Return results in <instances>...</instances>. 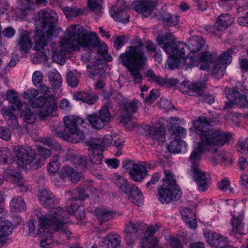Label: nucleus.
I'll return each instance as SVG.
<instances>
[{
    "mask_svg": "<svg viewBox=\"0 0 248 248\" xmlns=\"http://www.w3.org/2000/svg\"><path fill=\"white\" fill-rule=\"evenodd\" d=\"M74 98L76 100L81 101L87 104H93L98 98L97 96L92 92H79L74 94Z\"/></svg>",
    "mask_w": 248,
    "mask_h": 248,
    "instance_id": "obj_34",
    "label": "nucleus"
},
{
    "mask_svg": "<svg viewBox=\"0 0 248 248\" xmlns=\"http://www.w3.org/2000/svg\"><path fill=\"white\" fill-rule=\"evenodd\" d=\"M112 140L113 139L111 136L106 135L102 139H95L93 140L99 141V145H100L99 146H100L101 147L100 149L103 151L104 147L111 143Z\"/></svg>",
    "mask_w": 248,
    "mask_h": 248,
    "instance_id": "obj_51",
    "label": "nucleus"
},
{
    "mask_svg": "<svg viewBox=\"0 0 248 248\" xmlns=\"http://www.w3.org/2000/svg\"><path fill=\"white\" fill-rule=\"evenodd\" d=\"M161 18L170 26H175L179 23V17L177 16H172L166 13L162 16Z\"/></svg>",
    "mask_w": 248,
    "mask_h": 248,
    "instance_id": "obj_48",
    "label": "nucleus"
},
{
    "mask_svg": "<svg viewBox=\"0 0 248 248\" xmlns=\"http://www.w3.org/2000/svg\"><path fill=\"white\" fill-rule=\"evenodd\" d=\"M193 125L200 141L194 148L189 157L191 165L190 174L196 182L198 190L203 192L208 187L209 176L199 168L202 155L205 151H217L218 146H222L228 141L230 136L223 131H212V126L204 117H199L194 122Z\"/></svg>",
    "mask_w": 248,
    "mask_h": 248,
    "instance_id": "obj_1",
    "label": "nucleus"
},
{
    "mask_svg": "<svg viewBox=\"0 0 248 248\" xmlns=\"http://www.w3.org/2000/svg\"><path fill=\"white\" fill-rule=\"evenodd\" d=\"M212 61L211 55L202 52L198 54L196 58L191 57L189 63L191 66H199L200 69L205 70L209 68Z\"/></svg>",
    "mask_w": 248,
    "mask_h": 248,
    "instance_id": "obj_22",
    "label": "nucleus"
},
{
    "mask_svg": "<svg viewBox=\"0 0 248 248\" xmlns=\"http://www.w3.org/2000/svg\"><path fill=\"white\" fill-rule=\"evenodd\" d=\"M234 22L233 18L228 14L220 15L216 20L215 26L218 31H224L231 26Z\"/></svg>",
    "mask_w": 248,
    "mask_h": 248,
    "instance_id": "obj_31",
    "label": "nucleus"
},
{
    "mask_svg": "<svg viewBox=\"0 0 248 248\" xmlns=\"http://www.w3.org/2000/svg\"><path fill=\"white\" fill-rule=\"evenodd\" d=\"M126 43V38L124 36H118L114 39L113 46L116 49H120Z\"/></svg>",
    "mask_w": 248,
    "mask_h": 248,
    "instance_id": "obj_54",
    "label": "nucleus"
},
{
    "mask_svg": "<svg viewBox=\"0 0 248 248\" xmlns=\"http://www.w3.org/2000/svg\"><path fill=\"white\" fill-rule=\"evenodd\" d=\"M180 213L182 217L183 220H187V217H193V211L188 208H184L181 209Z\"/></svg>",
    "mask_w": 248,
    "mask_h": 248,
    "instance_id": "obj_61",
    "label": "nucleus"
},
{
    "mask_svg": "<svg viewBox=\"0 0 248 248\" xmlns=\"http://www.w3.org/2000/svg\"><path fill=\"white\" fill-rule=\"evenodd\" d=\"M237 150L242 154H248V138L238 143Z\"/></svg>",
    "mask_w": 248,
    "mask_h": 248,
    "instance_id": "obj_57",
    "label": "nucleus"
},
{
    "mask_svg": "<svg viewBox=\"0 0 248 248\" xmlns=\"http://www.w3.org/2000/svg\"><path fill=\"white\" fill-rule=\"evenodd\" d=\"M111 118L108 110V106L104 105L99 111V115L91 114L87 116V119L92 126L96 129L102 128L106 123H108Z\"/></svg>",
    "mask_w": 248,
    "mask_h": 248,
    "instance_id": "obj_13",
    "label": "nucleus"
},
{
    "mask_svg": "<svg viewBox=\"0 0 248 248\" xmlns=\"http://www.w3.org/2000/svg\"><path fill=\"white\" fill-rule=\"evenodd\" d=\"M83 27L80 25H72L66 29L64 35L62 38L59 44H51L53 59L58 62L66 57L67 52L71 50H79L82 47H96L98 53L101 55L105 54L107 47L105 44L101 42L95 32L85 33Z\"/></svg>",
    "mask_w": 248,
    "mask_h": 248,
    "instance_id": "obj_2",
    "label": "nucleus"
},
{
    "mask_svg": "<svg viewBox=\"0 0 248 248\" xmlns=\"http://www.w3.org/2000/svg\"><path fill=\"white\" fill-rule=\"evenodd\" d=\"M121 237L117 234H108L104 237L97 248H119Z\"/></svg>",
    "mask_w": 248,
    "mask_h": 248,
    "instance_id": "obj_26",
    "label": "nucleus"
},
{
    "mask_svg": "<svg viewBox=\"0 0 248 248\" xmlns=\"http://www.w3.org/2000/svg\"><path fill=\"white\" fill-rule=\"evenodd\" d=\"M38 196L41 203L46 207H49L57 202L53 194L46 188L39 190Z\"/></svg>",
    "mask_w": 248,
    "mask_h": 248,
    "instance_id": "obj_27",
    "label": "nucleus"
},
{
    "mask_svg": "<svg viewBox=\"0 0 248 248\" xmlns=\"http://www.w3.org/2000/svg\"><path fill=\"white\" fill-rule=\"evenodd\" d=\"M113 181L120 193L124 194L129 193V192L131 189V186H129L127 180L125 178L120 175L115 174L113 177Z\"/></svg>",
    "mask_w": 248,
    "mask_h": 248,
    "instance_id": "obj_33",
    "label": "nucleus"
},
{
    "mask_svg": "<svg viewBox=\"0 0 248 248\" xmlns=\"http://www.w3.org/2000/svg\"><path fill=\"white\" fill-rule=\"evenodd\" d=\"M12 149L15 152L18 160V163L23 166L30 164L35 158L33 150L28 146L14 145Z\"/></svg>",
    "mask_w": 248,
    "mask_h": 248,
    "instance_id": "obj_12",
    "label": "nucleus"
},
{
    "mask_svg": "<svg viewBox=\"0 0 248 248\" xmlns=\"http://www.w3.org/2000/svg\"><path fill=\"white\" fill-rule=\"evenodd\" d=\"M65 124L64 131L56 132V137L63 140L77 143L84 139V133L78 128V126L83 124V120L78 117L70 115L63 118Z\"/></svg>",
    "mask_w": 248,
    "mask_h": 248,
    "instance_id": "obj_7",
    "label": "nucleus"
},
{
    "mask_svg": "<svg viewBox=\"0 0 248 248\" xmlns=\"http://www.w3.org/2000/svg\"><path fill=\"white\" fill-rule=\"evenodd\" d=\"M57 21L56 14L50 10H41L35 21L36 31L32 38L33 49L36 51L45 50L51 40L54 31V24Z\"/></svg>",
    "mask_w": 248,
    "mask_h": 248,
    "instance_id": "obj_6",
    "label": "nucleus"
},
{
    "mask_svg": "<svg viewBox=\"0 0 248 248\" xmlns=\"http://www.w3.org/2000/svg\"><path fill=\"white\" fill-rule=\"evenodd\" d=\"M67 219V212L62 208L60 207L50 208L47 214L39 217V223L34 219L29 221V234L31 236H36L49 228L59 232L62 237L69 239L72 232L68 227Z\"/></svg>",
    "mask_w": 248,
    "mask_h": 248,
    "instance_id": "obj_4",
    "label": "nucleus"
},
{
    "mask_svg": "<svg viewBox=\"0 0 248 248\" xmlns=\"http://www.w3.org/2000/svg\"><path fill=\"white\" fill-rule=\"evenodd\" d=\"M39 94L38 91L35 89H29L23 93V97L29 100V102H31L34 100Z\"/></svg>",
    "mask_w": 248,
    "mask_h": 248,
    "instance_id": "obj_50",
    "label": "nucleus"
},
{
    "mask_svg": "<svg viewBox=\"0 0 248 248\" xmlns=\"http://www.w3.org/2000/svg\"><path fill=\"white\" fill-rule=\"evenodd\" d=\"M232 218L231 220L232 226V230L231 232V235L239 238L244 234L243 231L244 229V224L242 221L244 219V214L242 210L239 213L235 211H233L232 214Z\"/></svg>",
    "mask_w": 248,
    "mask_h": 248,
    "instance_id": "obj_17",
    "label": "nucleus"
},
{
    "mask_svg": "<svg viewBox=\"0 0 248 248\" xmlns=\"http://www.w3.org/2000/svg\"><path fill=\"white\" fill-rule=\"evenodd\" d=\"M204 236L206 241L213 248H229L227 245V238L220 233L208 231L204 232Z\"/></svg>",
    "mask_w": 248,
    "mask_h": 248,
    "instance_id": "obj_15",
    "label": "nucleus"
},
{
    "mask_svg": "<svg viewBox=\"0 0 248 248\" xmlns=\"http://www.w3.org/2000/svg\"><path fill=\"white\" fill-rule=\"evenodd\" d=\"M226 97L231 103L240 107H248V91L242 83H238L232 89L225 88Z\"/></svg>",
    "mask_w": 248,
    "mask_h": 248,
    "instance_id": "obj_10",
    "label": "nucleus"
},
{
    "mask_svg": "<svg viewBox=\"0 0 248 248\" xmlns=\"http://www.w3.org/2000/svg\"><path fill=\"white\" fill-rule=\"evenodd\" d=\"M123 167L129 170L131 178L135 182H141L147 175V169L143 165L134 163L131 160H125L123 162Z\"/></svg>",
    "mask_w": 248,
    "mask_h": 248,
    "instance_id": "obj_14",
    "label": "nucleus"
},
{
    "mask_svg": "<svg viewBox=\"0 0 248 248\" xmlns=\"http://www.w3.org/2000/svg\"><path fill=\"white\" fill-rule=\"evenodd\" d=\"M132 46H127L124 53L120 55L122 63L126 67L136 84L142 80L140 71L146 64L147 58L143 51V44L140 39H135Z\"/></svg>",
    "mask_w": 248,
    "mask_h": 248,
    "instance_id": "obj_5",
    "label": "nucleus"
},
{
    "mask_svg": "<svg viewBox=\"0 0 248 248\" xmlns=\"http://www.w3.org/2000/svg\"><path fill=\"white\" fill-rule=\"evenodd\" d=\"M101 3L102 0H89L88 4L90 9L98 13L102 8Z\"/></svg>",
    "mask_w": 248,
    "mask_h": 248,
    "instance_id": "obj_52",
    "label": "nucleus"
},
{
    "mask_svg": "<svg viewBox=\"0 0 248 248\" xmlns=\"http://www.w3.org/2000/svg\"><path fill=\"white\" fill-rule=\"evenodd\" d=\"M164 172L163 184L158 189V200L163 203H168L171 200L180 199L182 192L172 173L169 170H165Z\"/></svg>",
    "mask_w": 248,
    "mask_h": 248,
    "instance_id": "obj_8",
    "label": "nucleus"
},
{
    "mask_svg": "<svg viewBox=\"0 0 248 248\" xmlns=\"http://www.w3.org/2000/svg\"><path fill=\"white\" fill-rule=\"evenodd\" d=\"M138 101H130L126 103L123 114V121L126 123L131 120V115L135 113L138 108Z\"/></svg>",
    "mask_w": 248,
    "mask_h": 248,
    "instance_id": "obj_36",
    "label": "nucleus"
},
{
    "mask_svg": "<svg viewBox=\"0 0 248 248\" xmlns=\"http://www.w3.org/2000/svg\"><path fill=\"white\" fill-rule=\"evenodd\" d=\"M95 214L98 220L101 223L112 219L116 214L114 211L105 207L96 209Z\"/></svg>",
    "mask_w": 248,
    "mask_h": 248,
    "instance_id": "obj_32",
    "label": "nucleus"
},
{
    "mask_svg": "<svg viewBox=\"0 0 248 248\" xmlns=\"http://www.w3.org/2000/svg\"><path fill=\"white\" fill-rule=\"evenodd\" d=\"M11 132L3 126H0V138L4 140H8L11 139Z\"/></svg>",
    "mask_w": 248,
    "mask_h": 248,
    "instance_id": "obj_56",
    "label": "nucleus"
},
{
    "mask_svg": "<svg viewBox=\"0 0 248 248\" xmlns=\"http://www.w3.org/2000/svg\"><path fill=\"white\" fill-rule=\"evenodd\" d=\"M128 200L132 203L140 206L143 201L142 193L140 191L138 187L131 186V189L129 192Z\"/></svg>",
    "mask_w": 248,
    "mask_h": 248,
    "instance_id": "obj_38",
    "label": "nucleus"
},
{
    "mask_svg": "<svg viewBox=\"0 0 248 248\" xmlns=\"http://www.w3.org/2000/svg\"><path fill=\"white\" fill-rule=\"evenodd\" d=\"M59 169L60 164L58 161V156H57L54 160L48 164L47 170L50 173H54L58 171Z\"/></svg>",
    "mask_w": 248,
    "mask_h": 248,
    "instance_id": "obj_55",
    "label": "nucleus"
},
{
    "mask_svg": "<svg viewBox=\"0 0 248 248\" xmlns=\"http://www.w3.org/2000/svg\"><path fill=\"white\" fill-rule=\"evenodd\" d=\"M60 176L62 179L69 178L72 182H77L80 178L79 172L69 167L63 168L61 171Z\"/></svg>",
    "mask_w": 248,
    "mask_h": 248,
    "instance_id": "obj_39",
    "label": "nucleus"
},
{
    "mask_svg": "<svg viewBox=\"0 0 248 248\" xmlns=\"http://www.w3.org/2000/svg\"><path fill=\"white\" fill-rule=\"evenodd\" d=\"M218 146L217 151L210 150L208 151L211 152L213 154V156L210 158V162L213 164V165L220 164L222 166H226L231 164V162L229 161L228 156L223 152H218Z\"/></svg>",
    "mask_w": 248,
    "mask_h": 248,
    "instance_id": "obj_29",
    "label": "nucleus"
},
{
    "mask_svg": "<svg viewBox=\"0 0 248 248\" xmlns=\"http://www.w3.org/2000/svg\"><path fill=\"white\" fill-rule=\"evenodd\" d=\"M28 31H24L21 32L18 39L17 46L19 49L24 54L29 52L31 48V41Z\"/></svg>",
    "mask_w": 248,
    "mask_h": 248,
    "instance_id": "obj_28",
    "label": "nucleus"
},
{
    "mask_svg": "<svg viewBox=\"0 0 248 248\" xmlns=\"http://www.w3.org/2000/svg\"><path fill=\"white\" fill-rule=\"evenodd\" d=\"M158 45L169 55L167 61L168 67L170 69L177 68L181 59L186 58L185 53L189 49L192 52L199 51L205 44V40L202 36L194 35L189 40V46L184 43L174 42L172 34L167 32L163 36L156 37Z\"/></svg>",
    "mask_w": 248,
    "mask_h": 248,
    "instance_id": "obj_3",
    "label": "nucleus"
},
{
    "mask_svg": "<svg viewBox=\"0 0 248 248\" xmlns=\"http://www.w3.org/2000/svg\"><path fill=\"white\" fill-rule=\"evenodd\" d=\"M72 162L75 164L76 168L81 170H85L86 167V159L79 155H75L72 158Z\"/></svg>",
    "mask_w": 248,
    "mask_h": 248,
    "instance_id": "obj_47",
    "label": "nucleus"
},
{
    "mask_svg": "<svg viewBox=\"0 0 248 248\" xmlns=\"http://www.w3.org/2000/svg\"><path fill=\"white\" fill-rule=\"evenodd\" d=\"M223 54L221 57H218L212 72V75L216 78H222L225 72L227 66L231 62V59L230 56H227L226 61H223Z\"/></svg>",
    "mask_w": 248,
    "mask_h": 248,
    "instance_id": "obj_23",
    "label": "nucleus"
},
{
    "mask_svg": "<svg viewBox=\"0 0 248 248\" xmlns=\"http://www.w3.org/2000/svg\"><path fill=\"white\" fill-rule=\"evenodd\" d=\"M0 111L9 127L13 129L18 128L19 124L17 118L10 108L2 107Z\"/></svg>",
    "mask_w": 248,
    "mask_h": 248,
    "instance_id": "obj_24",
    "label": "nucleus"
},
{
    "mask_svg": "<svg viewBox=\"0 0 248 248\" xmlns=\"http://www.w3.org/2000/svg\"><path fill=\"white\" fill-rule=\"evenodd\" d=\"M67 82L69 85L72 87H76L78 83V75L72 71H69L67 74Z\"/></svg>",
    "mask_w": 248,
    "mask_h": 248,
    "instance_id": "obj_49",
    "label": "nucleus"
},
{
    "mask_svg": "<svg viewBox=\"0 0 248 248\" xmlns=\"http://www.w3.org/2000/svg\"><path fill=\"white\" fill-rule=\"evenodd\" d=\"M111 16L114 19L118 22H121L123 23H127L129 22V16L124 10H118L115 12Z\"/></svg>",
    "mask_w": 248,
    "mask_h": 248,
    "instance_id": "obj_46",
    "label": "nucleus"
},
{
    "mask_svg": "<svg viewBox=\"0 0 248 248\" xmlns=\"http://www.w3.org/2000/svg\"><path fill=\"white\" fill-rule=\"evenodd\" d=\"M3 178L8 181L16 184L22 179V177L20 172L14 166H9L4 170Z\"/></svg>",
    "mask_w": 248,
    "mask_h": 248,
    "instance_id": "obj_30",
    "label": "nucleus"
},
{
    "mask_svg": "<svg viewBox=\"0 0 248 248\" xmlns=\"http://www.w3.org/2000/svg\"><path fill=\"white\" fill-rule=\"evenodd\" d=\"M157 225H150L146 230L144 238L141 240L140 248H155L158 242L156 237H153V234L159 229Z\"/></svg>",
    "mask_w": 248,
    "mask_h": 248,
    "instance_id": "obj_16",
    "label": "nucleus"
},
{
    "mask_svg": "<svg viewBox=\"0 0 248 248\" xmlns=\"http://www.w3.org/2000/svg\"><path fill=\"white\" fill-rule=\"evenodd\" d=\"M186 134V130L182 127H175L171 134V138L173 139L168 146V150L170 153H179L186 149V142L180 138L184 137Z\"/></svg>",
    "mask_w": 248,
    "mask_h": 248,
    "instance_id": "obj_11",
    "label": "nucleus"
},
{
    "mask_svg": "<svg viewBox=\"0 0 248 248\" xmlns=\"http://www.w3.org/2000/svg\"><path fill=\"white\" fill-rule=\"evenodd\" d=\"M15 32V30L11 27L5 28L2 32L3 35L7 38H11Z\"/></svg>",
    "mask_w": 248,
    "mask_h": 248,
    "instance_id": "obj_64",
    "label": "nucleus"
},
{
    "mask_svg": "<svg viewBox=\"0 0 248 248\" xmlns=\"http://www.w3.org/2000/svg\"><path fill=\"white\" fill-rule=\"evenodd\" d=\"M43 75L41 72L36 71L32 75V81L36 87L41 86L43 83Z\"/></svg>",
    "mask_w": 248,
    "mask_h": 248,
    "instance_id": "obj_53",
    "label": "nucleus"
},
{
    "mask_svg": "<svg viewBox=\"0 0 248 248\" xmlns=\"http://www.w3.org/2000/svg\"><path fill=\"white\" fill-rule=\"evenodd\" d=\"M186 223V225L190 229H195L197 225V221L195 217V215L193 214V217H187V220H184Z\"/></svg>",
    "mask_w": 248,
    "mask_h": 248,
    "instance_id": "obj_62",
    "label": "nucleus"
},
{
    "mask_svg": "<svg viewBox=\"0 0 248 248\" xmlns=\"http://www.w3.org/2000/svg\"><path fill=\"white\" fill-rule=\"evenodd\" d=\"M158 96V91L156 90H153L151 91L149 95L145 99V101L147 103H152L157 99Z\"/></svg>",
    "mask_w": 248,
    "mask_h": 248,
    "instance_id": "obj_58",
    "label": "nucleus"
},
{
    "mask_svg": "<svg viewBox=\"0 0 248 248\" xmlns=\"http://www.w3.org/2000/svg\"><path fill=\"white\" fill-rule=\"evenodd\" d=\"M204 85L201 82L191 83L183 81L179 86V89L183 93L189 95L200 96L204 92Z\"/></svg>",
    "mask_w": 248,
    "mask_h": 248,
    "instance_id": "obj_18",
    "label": "nucleus"
},
{
    "mask_svg": "<svg viewBox=\"0 0 248 248\" xmlns=\"http://www.w3.org/2000/svg\"><path fill=\"white\" fill-rule=\"evenodd\" d=\"M6 98L8 100L12 110H19L23 106L17 93L14 90H9L6 93Z\"/></svg>",
    "mask_w": 248,
    "mask_h": 248,
    "instance_id": "obj_35",
    "label": "nucleus"
},
{
    "mask_svg": "<svg viewBox=\"0 0 248 248\" xmlns=\"http://www.w3.org/2000/svg\"><path fill=\"white\" fill-rule=\"evenodd\" d=\"M18 6L13 11L16 18H22L30 11L31 6L34 4L33 0H18Z\"/></svg>",
    "mask_w": 248,
    "mask_h": 248,
    "instance_id": "obj_25",
    "label": "nucleus"
},
{
    "mask_svg": "<svg viewBox=\"0 0 248 248\" xmlns=\"http://www.w3.org/2000/svg\"><path fill=\"white\" fill-rule=\"evenodd\" d=\"M143 226V223H140L138 221H129L128 224L126 225L124 232L125 234L126 243L128 246H130L134 244L137 232L142 230Z\"/></svg>",
    "mask_w": 248,
    "mask_h": 248,
    "instance_id": "obj_19",
    "label": "nucleus"
},
{
    "mask_svg": "<svg viewBox=\"0 0 248 248\" xmlns=\"http://www.w3.org/2000/svg\"><path fill=\"white\" fill-rule=\"evenodd\" d=\"M28 103L32 108H38L37 115L41 119H45L51 115L56 108V103L52 95L36 97Z\"/></svg>",
    "mask_w": 248,
    "mask_h": 248,
    "instance_id": "obj_9",
    "label": "nucleus"
},
{
    "mask_svg": "<svg viewBox=\"0 0 248 248\" xmlns=\"http://www.w3.org/2000/svg\"><path fill=\"white\" fill-rule=\"evenodd\" d=\"M98 73H100V74L101 75V78L98 80L97 83L95 84V87L96 88L101 90L104 87V80L103 75L105 74V73L102 69H99L98 72L94 74V78L97 76Z\"/></svg>",
    "mask_w": 248,
    "mask_h": 248,
    "instance_id": "obj_59",
    "label": "nucleus"
},
{
    "mask_svg": "<svg viewBox=\"0 0 248 248\" xmlns=\"http://www.w3.org/2000/svg\"><path fill=\"white\" fill-rule=\"evenodd\" d=\"M53 241L52 234L48 230L43 231V234L40 237L41 248H52Z\"/></svg>",
    "mask_w": 248,
    "mask_h": 248,
    "instance_id": "obj_41",
    "label": "nucleus"
},
{
    "mask_svg": "<svg viewBox=\"0 0 248 248\" xmlns=\"http://www.w3.org/2000/svg\"><path fill=\"white\" fill-rule=\"evenodd\" d=\"M21 116L24 121L28 124H33L36 120L37 115V111L31 110L29 107H27L20 113Z\"/></svg>",
    "mask_w": 248,
    "mask_h": 248,
    "instance_id": "obj_43",
    "label": "nucleus"
},
{
    "mask_svg": "<svg viewBox=\"0 0 248 248\" xmlns=\"http://www.w3.org/2000/svg\"><path fill=\"white\" fill-rule=\"evenodd\" d=\"M145 130L148 133L149 138L156 142H164L165 141V127L164 125H160L159 127L146 125Z\"/></svg>",
    "mask_w": 248,
    "mask_h": 248,
    "instance_id": "obj_21",
    "label": "nucleus"
},
{
    "mask_svg": "<svg viewBox=\"0 0 248 248\" xmlns=\"http://www.w3.org/2000/svg\"><path fill=\"white\" fill-rule=\"evenodd\" d=\"M11 209L16 212L24 211L26 206L23 198L21 197L15 196L10 203Z\"/></svg>",
    "mask_w": 248,
    "mask_h": 248,
    "instance_id": "obj_40",
    "label": "nucleus"
},
{
    "mask_svg": "<svg viewBox=\"0 0 248 248\" xmlns=\"http://www.w3.org/2000/svg\"><path fill=\"white\" fill-rule=\"evenodd\" d=\"M49 81L53 88L58 89L62 85V79L60 74L56 70L48 73Z\"/></svg>",
    "mask_w": 248,
    "mask_h": 248,
    "instance_id": "obj_44",
    "label": "nucleus"
},
{
    "mask_svg": "<svg viewBox=\"0 0 248 248\" xmlns=\"http://www.w3.org/2000/svg\"><path fill=\"white\" fill-rule=\"evenodd\" d=\"M13 228L14 225L10 222L7 220L0 221V234L8 238V235L12 233Z\"/></svg>",
    "mask_w": 248,
    "mask_h": 248,
    "instance_id": "obj_45",
    "label": "nucleus"
},
{
    "mask_svg": "<svg viewBox=\"0 0 248 248\" xmlns=\"http://www.w3.org/2000/svg\"><path fill=\"white\" fill-rule=\"evenodd\" d=\"M99 141L92 140L89 144V157L90 161L93 165H98L101 164L102 161V152L99 146Z\"/></svg>",
    "mask_w": 248,
    "mask_h": 248,
    "instance_id": "obj_20",
    "label": "nucleus"
},
{
    "mask_svg": "<svg viewBox=\"0 0 248 248\" xmlns=\"http://www.w3.org/2000/svg\"><path fill=\"white\" fill-rule=\"evenodd\" d=\"M230 183L227 179H223L218 183V188L219 189L226 191L229 187Z\"/></svg>",
    "mask_w": 248,
    "mask_h": 248,
    "instance_id": "obj_63",
    "label": "nucleus"
},
{
    "mask_svg": "<svg viewBox=\"0 0 248 248\" xmlns=\"http://www.w3.org/2000/svg\"><path fill=\"white\" fill-rule=\"evenodd\" d=\"M157 4V2L147 0L136 5L135 8L137 12L147 16L150 15V12L155 8Z\"/></svg>",
    "mask_w": 248,
    "mask_h": 248,
    "instance_id": "obj_37",
    "label": "nucleus"
},
{
    "mask_svg": "<svg viewBox=\"0 0 248 248\" xmlns=\"http://www.w3.org/2000/svg\"><path fill=\"white\" fill-rule=\"evenodd\" d=\"M71 203H70V205L69 208H67V210L69 213V214L73 215L74 214L76 211L79 209L81 207L79 205V204L77 203L75 200L70 201Z\"/></svg>",
    "mask_w": 248,
    "mask_h": 248,
    "instance_id": "obj_60",
    "label": "nucleus"
},
{
    "mask_svg": "<svg viewBox=\"0 0 248 248\" xmlns=\"http://www.w3.org/2000/svg\"><path fill=\"white\" fill-rule=\"evenodd\" d=\"M15 160L14 155L7 147L0 148V161L4 163L11 164Z\"/></svg>",
    "mask_w": 248,
    "mask_h": 248,
    "instance_id": "obj_42",
    "label": "nucleus"
}]
</instances>
